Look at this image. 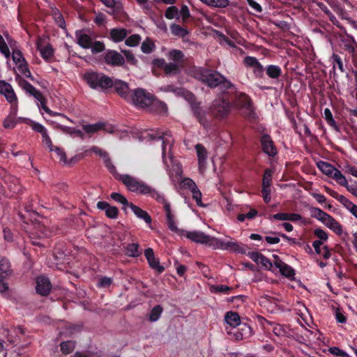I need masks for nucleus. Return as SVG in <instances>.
Returning a JSON list of instances; mask_svg holds the SVG:
<instances>
[{
	"label": "nucleus",
	"instance_id": "603ef678",
	"mask_svg": "<svg viewBox=\"0 0 357 357\" xmlns=\"http://www.w3.org/2000/svg\"><path fill=\"white\" fill-rule=\"evenodd\" d=\"M335 198L349 211H351L352 208H354V206H355L354 204H353L350 200H349L344 195H338V196L335 197Z\"/></svg>",
	"mask_w": 357,
	"mask_h": 357
},
{
	"label": "nucleus",
	"instance_id": "5fc2aeb1",
	"mask_svg": "<svg viewBox=\"0 0 357 357\" xmlns=\"http://www.w3.org/2000/svg\"><path fill=\"white\" fill-rule=\"evenodd\" d=\"M17 123L15 117L8 115L3 121V126L5 128L12 129L15 128Z\"/></svg>",
	"mask_w": 357,
	"mask_h": 357
},
{
	"label": "nucleus",
	"instance_id": "de8ad7c7",
	"mask_svg": "<svg viewBox=\"0 0 357 357\" xmlns=\"http://www.w3.org/2000/svg\"><path fill=\"white\" fill-rule=\"evenodd\" d=\"M178 9L175 6L168 7L165 13V16L168 20H172L178 17Z\"/></svg>",
	"mask_w": 357,
	"mask_h": 357
},
{
	"label": "nucleus",
	"instance_id": "79ce46f5",
	"mask_svg": "<svg viewBox=\"0 0 357 357\" xmlns=\"http://www.w3.org/2000/svg\"><path fill=\"white\" fill-rule=\"evenodd\" d=\"M181 67L177 63L169 62L166 63L163 70L166 75H175L179 72Z\"/></svg>",
	"mask_w": 357,
	"mask_h": 357
},
{
	"label": "nucleus",
	"instance_id": "8fccbe9b",
	"mask_svg": "<svg viewBox=\"0 0 357 357\" xmlns=\"http://www.w3.org/2000/svg\"><path fill=\"white\" fill-rule=\"evenodd\" d=\"M91 52L93 54L102 52L105 50V45L101 41L93 40L90 47Z\"/></svg>",
	"mask_w": 357,
	"mask_h": 357
},
{
	"label": "nucleus",
	"instance_id": "0e129e2a",
	"mask_svg": "<svg viewBox=\"0 0 357 357\" xmlns=\"http://www.w3.org/2000/svg\"><path fill=\"white\" fill-rule=\"evenodd\" d=\"M191 192L192 194V197L195 200L197 204L199 206H204V204L202 202V195L200 190L198 189V188L197 187L195 189L191 190Z\"/></svg>",
	"mask_w": 357,
	"mask_h": 357
},
{
	"label": "nucleus",
	"instance_id": "9d476101",
	"mask_svg": "<svg viewBox=\"0 0 357 357\" xmlns=\"http://www.w3.org/2000/svg\"><path fill=\"white\" fill-rule=\"evenodd\" d=\"M75 38L80 47L84 49H89L92 41L95 39V36L89 31L77 30L75 32Z\"/></svg>",
	"mask_w": 357,
	"mask_h": 357
},
{
	"label": "nucleus",
	"instance_id": "f8f14e48",
	"mask_svg": "<svg viewBox=\"0 0 357 357\" xmlns=\"http://www.w3.org/2000/svg\"><path fill=\"white\" fill-rule=\"evenodd\" d=\"M243 63L246 68H251L256 77L261 78L264 75V67L254 56H247L243 59Z\"/></svg>",
	"mask_w": 357,
	"mask_h": 357
},
{
	"label": "nucleus",
	"instance_id": "a211bd4d",
	"mask_svg": "<svg viewBox=\"0 0 357 357\" xmlns=\"http://www.w3.org/2000/svg\"><path fill=\"white\" fill-rule=\"evenodd\" d=\"M52 288V284L48 278L40 276L36 280V289L38 294L42 296L47 295Z\"/></svg>",
	"mask_w": 357,
	"mask_h": 357
},
{
	"label": "nucleus",
	"instance_id": "cd10ccee",
	"mask_svg": "<svg viewBox=\"0 0 357 357\" xmlns=\"http://www.w3.org/2000/svg\"><path fill=\"white\" fill-rule=\"evenodd\" d=\"M274 264L278 268L282 275L286 277H291L294 275V269L287 264L284 263L278 257L275 258Z\"/></svg>",
	"mask_w": 357,
	"mask_h": 357
},
{
	"label": "nucleus",
	"instance_id": "09e8293b",
	"mask_svg": "<svg viewBox=\"0 0 357 357\" xmlns=\"http://www.w3.org/2000/svg\"><path fill=\"white\" fill-rule=\"evenodd\" d=\"M0 52L7 59L10 56V52L8 46L1 35H0Z\"/></svg>",
	"mask_w": 357,
	"mask_h": 357
},
{
	"label": "nucleus",
	"instance_id": "864d4df0",
	"mask_svg": "<svg viewBox=\"0 0 357 357\" xmlns=\"http://www.w3.org/2000/svg\"><path fill=\"white\" fill-rule=\"evenodd\" d=\"M242 332H238L234 334L235 338L237 340H240L244 338L245 335H249L251 332V328L246 324H244L241 328Z\"/></svg>",
	"mask_w": 357,
	"mask_h": 357
},
{
	"label": "nucleus",
	"instance_id": "c85d7f7f",
	"mask_svg": "<svg viewBox=\"0 0 357 357\" xmlns=\"http://www.w3.org/2000/svg\"><path fill=\"white\" fill-rule=\"evenodd\" d=\"M129 207L137 218L144 220L149 225L151 223V218L146 211L132 203L129 204Z\"/></svg>",
	"mask_w": 357,
	"mask_h": 357
},
{
	"label": "nucleus",
	"instance_id": "7c9ffc66",
	"mask_svg": "<svg viewBox=\"0 0 357 357\" xmlns=\"http://www.w3.org/2000/svg\"><path fill=\"white\" fill-rule=\"evenodd\" d=\"M225 320L227 324L234 328L241 324L240 316L237 312H227L225 315Z\"/></svg>",
	"mask_w": 357,
	"mask_h": 357
},
{
	"label": "nucleus",
	"instance_id": "6ab92c4d",
	"mask_svg": "<svg viewBox=\"0 0 357 357\" xmlns=\"http://www.w3.org/2000/svg\"><path fill=\"white\" fill-rule=\"evenodd\" d=\"M164 204V209L167 218V224L168 228L172 231H177L178 228L175 222L174 215L172 212L171 206L169 202H167L164 197V202H159Z\"/></svg>",
	"mask_w": 357,
	"mask_h": 357
},
{
	"label": "nucleus",
	"instance_id": "6e6552de",
	"mask_svg": "<svg viewBox=\"0 0 357 357\" xmlns=\"http://www.w3.org/2000/svg\"><path fill=\"white\" fill-rule=\"evenodd\" d=\"M131 100L139 107H148L154 103V97L143 89H137L131 94Z\"/></svg>",
	"mask_w": 357,
	"mask_h": 357
},
{
	"label": "nucleus",
	"instance_id": "5701e85b",
	"mask_svg": "<svg viewBox=\"0 0 357 357\" xmlns=\"http://www.w3.org/2000/svg\"><path fill=\"white\" fill-rule=\"evenodd\" d=\"M167 91L174 92L176 96L184 98L191 105H192L195 100L194 95L189 91H187L183 88H174L172 86H167Z\"/></svg>",
	"mask_w": 357,
	"mask_h": 357
},
{
	"label": "nucleus",
	"instance_id": "423d86ee",
	"mask_svg": "<svg viewBox=\"0 0 357 357\" xmlns=\"http://www.w3.org/2000/svg\"><path fill=\"white\" fill-rule=\"evenodd\" d=\"M84 77L89 86L94 89H105L113 85V79L103 74L89 72L84 74Z\"/></svg>",
	"mask_w": 357,
	"mask_h": 357
},
{
	"label": "nucleus",
	"instance_id": "6e6d98bb",
	"mask_svg": "<svg viewBox=\"0 0 357 357\" xmlns=\"http://www.w3.org/2000/svg\"><path fill=\"white\" fill-rule=\"evenodd\" d=\"M111 198L114 201L122 204L123 206L129 207L130 202H128L127 199L120 193L113 192L111 194Z\"/></svg>",
	"mask_w": 357,
	"mask_h": 357
},
{
	"label": "nucleus",
	"instance_id": "72a5a7b5",
	"mask_svg": "<svg viewBox=\"0 0 357 357\" xmlns=\"http://www.w3.org/2000/svg\"><path fill=\"white\" fill-rule=\"evenodd\" d=\"M167 59L172 63H177L180 66H182L183 54L178 50H171L167 54Z\"/></svg>",
	"mask_w": 357,
	"mask_h": 357
},
{
	"label": "nucleus",
	"instance_id": "58836bf2",
	"mask_svg": "<svg viewBox=\"0 0 357 357\" xmlns=\"http://www.w3.org/2000/svg\"><path fill=\"white\" fill-rule=\"evenodd\" d=\"M266 74L272 79H278L282 74V70L278 66L269 65L266 68Z\"/></svg>",
	"mask_w": 357,
	"mask_h": 357
},
{
	"label": "nucleus",
	"instance_id": "680f3d73",
	"mask_svg": "<svg viewBox=\"0 0 357 357\" xmlns=\"http://www.w3.org/2000/svg\"><path fill=\"white\" fill-rule=\"evenodd\" d=\"M328 351L331 354L335 356L350 357V356L347 353H346L344 351L337 347H331L329 348Z\"/></svg>",
	"mask_w": 357,
	"mask_h": 357
},
{
	"label": "nucleus",
	"instance_id": "4d7b16f0",
	"mask_svg": "<svg viewBox=\"0 0 357 357\" xmlns=\"http://www.w3.org/2000/svg\"><path fill=\"white\" fill-rule=\"evenodd\" d=\"M59 128L65 133L69 134L70 135H76L77 136L80 137H83V133L79 130H76L73 128L65 126H59Z\"/></svg>",
	"mask_w": 357,
	"mask_h": 357
},
{
	"label": "nucleus",
	"instance_id": "a18cd8bd",
	"mask_svg": "<svg viewBox=\"0 0 357 357\" xmlns=\"http://www.w3.org/2000/svg\"><path fill=\"white\" fill-rule=\"evenodd\" d=\"M154 48L155 45L153 42L150 39L145 40L141 45V50L145 54L151 53Z\"/></svg>",
	"mask_w": 357,
	"mask_h": 357
},
{
	"label": "nucleus",
	"instance_id": "f03ea898",
	"mask_svg": "<svg viewBox=\"0 0 357 357\" xmlns=\"http://www.w3.org/2000/svg\"><path fill=\"white\" fill-rule=\"evenodd\" d=\"M140 139L144 141L162 140V161L167 169L169 167L166 155H168L170 160L172 159V149L174 145V139L169 131H144L142 133Z\"/></svg>",
	"mask_w": 357,
	"mask_h": 357
},
{
	"label": "nucleus",
	"instance_id": "4be33fe9",
	"mask_svg": "<svg viewBox=\"0 0 357 357\" xmlns=\"http://www.w3.org/2000/svg\"><path fill=\"white\" fill-rule=\"evenodd\" d=\"M37 50L41 57L47 62H50L54 56V50L51 45H42L40 41L36 43Z\"/></svg>",
	"mask_w": 357,
	"mask_h": 357
},
{
	"label": "nucleus",
	"instance_id": "c03bdc74",
	"mask_svg": "<svg viewBox=\"0 0 357 357\" xmlns=\"http://www.w3.org/2000/svg\"><path fill=\"white\" fill-rule=\"evenodd\" d=\"M273 174V170L271 169L265 170L262 179V186H271Z\"/></svg>",
	"mask_w": 357,
	"mask_h": 357
},
{
	"label": "nucleus",
	"instance_id": "412c9836",
	"mask_svg": "<svg viewBox=\"0 0 357 357\" xmlns=\"http://www.w3.org/2000/svg\"><path fill=\"white\" fill-rule=\"evenodd\" d=\"M235 105L238 108L246 109L248 113L252 112L251 100L249 96L245 93H240L237 96Z\"/></svg>",
	"mask_w": 357,
	"mask_h": 357
},
{
	"label": "nucleus",
	"instance_id": "1a4fd4ad",
	"mask_svg": "<svg viewBox=\"0 0 357 357\" xmlns=\"http://www.w3.org/2000/svg\"><path fill=\"white\" fill-rule=\"evenodd\" d=\"M230 102L224 98L215 99L211 106L213 114L218 118L224 119L227 116L231 111Z\"/></svg>",
	"mask_w": 357,
	"mask_h": 357
},
{
	"label": "nucleus",
	"instance_id": "bb28decb",
	"mask_svg": "<svg viewBox=\"0 0 357 357\" xmlns=\"http://www.w3.org/2000/svg\"><path fill=\"white\" fill-rule=\"evenodd\" d=\"M12 273L13 270L8 259L0 256V279L8 278Z\"/></svg>",
	"mask_w": 357,
	"mask_h": 357
},
{
	"label": "nucleus",
	"instance_id": "a19ab883",
	"mask_svg": "<svg viewBox=\"0 0 357 357\" xmlns=\"http://www.w3.org/2000/svg\"><path fill=\"white\" fill-rule=\"evenodd\" d=\"M76 343L74 341L62 342L60 344L61 351L63 354H69L73 352L75 348Z\"/></svg>",
	"mask_w": 357,
	"mask_h": 357
},
{
	"label": "nucleus",
	"instance_id": "774afa93",
	"mask_svg": "<svg viewBox=\"0 0 357 357\" xmlns=\"http://www.w3.org/2000/svg\"><path fill=\"white\" fill-rule=\"evenodd\" d=\"M257 265L261 266V267L267 269L270 268L272 266V264L270 261V260L263 255L259 258V260L257 262Z\"/></svg>",
	"mask_w": 357,
	"mask_h": 357
},
{
	"label": "nucleus",
	"instance_id": "2eb2a0df",
	"mask_svg": "<svg viewBox=\"0 0 357 357\" xmlns=\"http://www.w3.org/2000/svg\"><path fill=\"white\" fill-rule=\"evenodd\" d=\"M91 151L94 153L98 155L103 159L106 167L111 174H112L113 175L116 174V169L115 166L112 164L107 153L105 151L101 149L98 146L91 147Z\"/></svg>",
	"mask_w": 357,
	"mask_h": 357
},
{
	"label": "nucleus",
	"instance_id": "a878e982",
	"mask_svg": "<svg viewBox=\"0 0 357 357\" xmlns=\"http://www.w3.org/2000/svg\"><path fill=\"white\" fill-rule=\"evenodd\" d=\"M324 225L337 235H342L343 229L342 225L331 215L328 216Z\"/></svg>",
	"mask_w": 357,
	"mask_h": 357
},
{
	"label": "nucleus",
	"instance_id": "393cba45",
	"mask_svg": "<svg viewBox=\"0 0 357 357\" xmlns=\"http://www.w3.org/2000/svg\"><path fill=\"white\" fill-rule=\"evenodd\" d=\"M115 91L123 98L128 99L129 98V88L128 84L121 80H113V85Z\"/></svg>",
	"mask_w": 357,
	"mask_h": 357
},
{
	"label": "nucleus",
	"instance_id": "f3484780",
	"mask_svg": "<svg viewBox=\"0 0 357 357\" xmlns=\"http://www.w3.org/2000/svg\"><path fill=\"white\" fill-rule=\"evenodd\" d=\"M144 256L149 263V266L157 271L158 273H162L164 271V267L160 264L159 259L155 257L153 250L152 248H147L144 251Z\"/></svg>",
	"mask_w": 357,
	"mask_h": 357
},
{
	"label": "nucleus",
	"instance_id": "13d9d810",
	"mask_svg": "<svg viewBox=\"0 0 357 357\" xmlns=\"http://www.w3.org/2000/svg\"><path fill=\"white\" fill-rule=\"evenodd\" d=\"M181 184L183 188L188 189L190 191L195 189L197 187L194 181L190 178H183L181 181Z\"/></svg>",
	"mask_w": 357,
	"mask_h": 357
},
{
	"label": "nucleus",
	"instance_id": "f257e3e1",
	"mask_svg": "<svg viewBox=\"0 0 357 357\" xmlns=\"http://www.w3.org/2000/svg\"><path fill=\"white\" fill-rule=\"evenodd\" d=\"M114 176L120 180L127 187L128 190L135 193L149 195L158 202H164V195L144 182L128 174H119L116 172V174Z\"/></svg>",
	"mask_w": 357,
	"mask_h": 357
},
{
	"label": "nucleus",
	"instance_id": "39448f33",
	"mask_svg": "<svg viewBox=\"0 0 357 357\" xmlns=\"http://www.w3.org/2000/svg\"><path fill=\"white\" fill-rule=\"evenodd\" d=\"M208 247L214 250H222L237 253L245 252V247L237 241H233L231 238L227 241L211 236Z\"/></svg>",
	"mask_w": 357,
	"mask_h": 357
},
{
	"label": "nucleus",
	"instance_id": "9b49d317",
	"mask_svg": "<svg viewBox=\"0 0 357 357\" xmlns=\"http://www.w3.org/2000/svg\"><path fill=\"white\" fill-rule=\"evenodd\" d=\"M271 218L281 221L300 222L303 225H307L309 222L308 219L296 213H278L273 215Z\"/></svg>",
	"mask_w": 357,
	"mask_h": 357
},
{
	"label": "nucleus",
	"instance_id": "bf43d9fd",
	"mask_svg": "<svg viewBox=\"0 0 357 357\" xmlns=\"http://www.w3.org/2000/svg\"><path fill=\"white\" fill-rule=\"evenodd\" d=\"M53 151L55 152L56 155L60 160V162H63V164H70V162H68L66 160V155L65 152L63 149H61L59 147L54 146L53 147Z\"/></svg>",
	"mask_w": 357,
	"mask_h": 357
},
{
	"label": "nucleus",
	"instance_id": "dca6fc26",
	"mask_svg": "<svg viewBox=\"0 0 357 357\" xmlns=\"http://www.w3.org/2000/svg\"><path fill=\"white\" fill-rule=\"evenodd\" d=\"M0 94L4 96L10 103L17 100V96L12 86L4 80H0Z\"/></svg>",
	"mask_w": 357,
	"mask_h": 357
},
{
	"label": "nucleus",
	"instance_id": "473e14b6",
	"mask_svg": "<svg viewBox=\"0 0 357 357\" xmlns=\"http://www.w3.org/2000/svg\"><path fill=\"white\" fill-rule=\"evenodd\" d=\"M310 215L312 218L318 220L324 224L329 214L317 207H311L310 208Z\"/></svg>",
	"mask_w": 357,
	"mask_h": 357
},
{
	"label": "nucleus",
	"instance_id": "3c124183",
	"mask_svg": "<svg viewBox=\"0 0 357 357\" xmlns=\"http://www.w3.org/2000/svg\"><path fill=\"white\" fill-rule=\"evenodd\" d=\"M141 40V37L138 34H133L129 36L125 41V43L127 46L129 47H135L137 46Z\"/></svg>",
	"mask_w": 357,
	"mask_h": 357
},
{
	"label": "nucleus",
	"instance_id": "c9c22d12",
	"mask_svg": "<svg viewBox=\"0 0 357 357\" xmlns=\"http://www.w3.org/2000/svg\"><path fill=\"white\" fill-rule=\"evenodd\" d=\"M209 289L213 294H229L232 287L224 284H214L211 285Z\"/></svg>",
	"mask_w": 357,
	"mask_h": 357
},
{
	"label": "nucleus",
	"instance_id": "7ed1b4c3",
	"mask_svg": "<svg viewBox=\"0 0 357 357\" xmlns=\"http://www.w3.org/2000/svg\"><path fill=\"white\" fill-rule=\"evenodd\" d=\"M200 79L208 86L213 88L222 84L226 89L233 86L232 84L218 72L203 68L199 70Z\"/></svg>",
	"mask_w": 357,
	"mask_h": 357
},
{
	"label": "nucleus",
	"instance_id": "ddd939ff",
	"mask_svg": "<svg viewBox=\"0 0 357 357\" xmlns=\"http://www.w3.org/2000/svg\"><path fill=\"white\" fill-rule=\"evenodd\" d=\"M185 236L186 238L195 243L203 244L207 246L209 245L211 238V236L206 234L203 231L196 230L187 231Z\"/></svg>",
	"mask_w": 357,
	"mask_h": 357
},
{
	"label": "nucleus",
	"instance_id": "ea45409f",
	"mask_svg": "<svg viewBox=\"0 0 357 357\" xmlns=\"http://www.w3.org/2000/svg\"><path fill=\"white\" fill-rule=\"evenodd\" d=\"M162 312V307L160 305L153 307L149 314V320L151 322L158 321Z\"/></svg>",
	"mask_w": 357,
	"mask_h": 357
},
{
	"label": "nucleus",
	"instance_id": "2f4dec72",
	"mask_svg": "<svg viewBox=\"0 0 357 357\" xmlns=\"http://www.w3.org/2000/svg\"><path fill=\"white\" fill-rule=\"evenodd\" d=\"M19 120L28 124L29 126H30L31 127L33 130L40 133L42 135L47 132V130L45 126H43L42 124H40L39 123L33 121V120H31L30 119L19 118Z\"/></svg>",
	"mask_w": 357,
	"mask_h": 357
},
{
	"label": "nucleus",
	"instance_id": "aec40b11",
	"mask_svg": "<svg viewBox=\"0 0 357 357\" xmlns=\"http://www.w3.org/2000/svg\"><path fill=\"white\" fill-rule=\"evenodd\" d=\"M105 61L109 65L121 66L124 63V58L117 52L109 50L105 55Z\"/></svg>",
	"mask_w": 357,
	"mask_h": 357
},
{
	"label": "nucleus",
	"instance_id": "4468645a",
	"mask_svg": "<svg viewBox=\"0 0 357 357\" xmlns=\"http://www.w3.org/2000/svg\"><path fill=\"white\" fill-rule=\"evenodd\" d=\"M195 150L198 158V169L199 172L203 174L206 169L208 152L206 148L200 144L195 146Z\"/></svg>",
	"mask_w": 357,
	"mask_h": 357
},
{
	"label": "nucleus",
	"instance_id": "052dcab7",
	"mask_svg": "<svg viewBox=\"0 0 357 357\" xmlns=\"http://www.w3.org/2000/svg\"><path fill=\"white\" fill-rule=\"evenodd\" d=\"M314 234L319 238L318 241H321L322 242L326 241L328 238L327 232L321 228L315 229Z\"/></svg>",
	"mask_w": 357,
	"mask_h": 357
},
{
	"label": "nucleus",
	"instance_id": "20e7f679",
	"mask_svg": "<svg viewBox=\"0 0 357 357\" xmlns=\"http://www.w3.org/2000/svg\"><path fill=\"white\" fill-rule=\"evenodd\" d=\"M10 45L12 49V59L15 64V75H22L24 77L33 79L28 63L21 50L17 46L13 47L12 45Z\"/></svg>",
	"mask_w": 357,
	"mask_h": 357
},
{
	"label": "nucleus",
	"instance_id": "4c0bfd02",
	"mask_svg": "<svg viewBox=\"0 0 357 357\" xmlns=\"http://www.w3.org/2000/svg\"><path fill=\"white\" fill-rule=\"evenodd\" d=\"M170 30L172 33L176 36L184 38L189 34V32L187 29L176 24H171Z\"/></svg>",
	"mask_w": 357,
	"mask_h": 357
},
{
	"label": "nucleus",
	"instance_id": "49530a36",
	"mask_svg": "<svg viewBox=\"0 0 357 357\" xmlns=\"http://www.w3.org/2000/svg\"><path fill=\"white\" fill-rule=\"evenodd\" d=\"M31 96H33L38 101V107H41L43 109V107L46 106V98L44 97L43 93L36 89Z\"/></svg>",
	"mask_w": 357,
	"mask_h": 357
},
{
	"label": "nucleus",
	"instance_id": "0eeeda50",
	"mask_svg": "<svg viewBox=\"0 0 357 357\" xmlns=\"http://www.w3.org/2000/svg\"><path fill=\"white\" fill-rule=\"evenodd\" d=\"M317 166L323 174L334 179L339 185L347 184L346 177L331 164L325 161H319Z\"/></svg>",
	"mask_w": 357,
	"mask_h": 357
},
{
	"label": "nucleus",
	"instance_id": "b1692460",
	"mask_svg": "<svg viewBox=\"0 0 357 357\" xmlns=\"http://www.w3.org/2000/svg\"><path fill=\"white\" fill-rule=\"evenodd\" d=\"M261 142L263 151L265 153L269 156H273L276 154V149L273 145V141L268 135L263 136Z\"/></svg>",
	"mask_w": 357,
	"mask_h": 357
},
{
	"label": "nucleus",
	"instance_id": "37998d69",
	"mask_svg": "<svg viewBox=\"0 0 357 357\" xmlns=\"http://www.w3.org/2000/svg\"><path fill=\"white\" fill-rule=\"evenodd\" d=\"M332 63H333V68L335 69L336 67L338 68V69L342 72H344L345 70L344 68L343 62L342 61V59L340 56L336 54H333V55L331 57Z\"/></svg>",
	"mask_w": 357,
	"mask_h": 357
},
{
	"label": "nucleus",
	"instance_id": "338daca9",
	"mask_svg": "<svg viewBox=\"0 0 357 357\" xmlns=\"http://www.w3.org/2000/svg\"><path fill=\"white\" fill-rule=\"evenodd\" d=\"M178 13L181 16L183 22H186L190 17L189 8L186 5H183L181 6V9L178 10Z\"/></svg>",
	"mask_w": 357,
	"mask_h": 357
},
{
	"label": "nucleus",
	"instance_id": "e2e57ef3",
	"mask_svg": "<svg viewBox=\"0 0 357 357\" xmlns=\"http://www.w3.org/2000/svg\"><path fill=\"white\" fill-rule=\"evenodd\" d=\"M271 186H262L261 193L262 197L265 203L268 204L271 200Z\"/></svg>",
	"mask_w": 357,
	"mask_h": 357
},
{
	"label": "nucleus",
	"instance_id": "f704fd0d",
	"mask_svg": "<svg viewBox=\"0 0 357 357\" xmlns=\"http://www.w3.org/2000/svg\"><path fill=\"white\" fill-rule=\"evenodd\" d=\"M105 128V123L98 122L94 124H88L83 126V130L90 135L102 130Z\"/></svg>",
	"mask_w": 357,
	"mask_h": 357
},
{
	"label": "nucleus",
	"instance_id": "c756f323",
	"mask_svg": "<svg viewBox=\"0 0 357 357\" xmlns=\"http://www.w3.org/2000/svg\"><path fill=\"white\" fill-rule=\"evenodd\" d=\"M110 38L115 43H119L124 40L127 35L128 32L126 29L123 28L120 29H112L110 30Z\"/></svg>",
	"mask_w": 357,
	"mask_h": 357
},
{
	"label": "nucleus",
	"instance_id": "e433bc0d",
	"mask_svg": "<svg viewBox=\"0 0 357 357\" xmlns=\"http://www.w3.org/2000/svg\"><path fill=\"white\" fill-rule=\"evenodd\" d=\"M139 245L137 243H130L126 248V254L132 257H137L141 255Z\"/></svg>",
	"mask_w": 357,
	"mask_h": 357
},
{
	"label": "nucleus",
	"instance_id": "69168bd1",
	"mask_svg": "<svg viewBox=\"0 0 357 357\" xmlns=\"http://www.w3.org/2000/svg\"><path fill=\"white\" fill-rule=\"evenodd\" d=\"M138 6L142 9L143 12L149 14L151 10V7L149 5V0H135Z\"/></svg>",
	"mask_w": 357,
	"mask_h": 357
}]
</instances>
